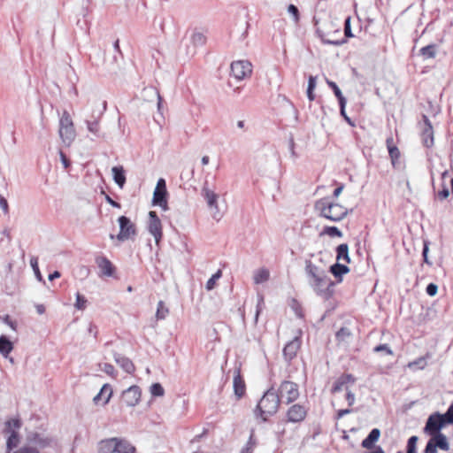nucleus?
Listing matches in <instances>:
<instances>
[{
  "label": "nucleus",
  "mask_w": 453,
  "mask_h": 453,
  "mask_svg": "<svg viewBox=\"0 0 453 453\" xmlns=\"http://www.w3.org/2000/svg\"><path fill=\"white\" fill-rule=\"evenodd\" d=\"M313 259L305 260L304 272L309 286L324 299L333 295L334 282L327 275L322 252L311 256Z\"/></svg>",
  "instance_id": "f257e3e1"
},
{
  "label": "nucleus",
  "mask_w": 453,
  "mask_h": 453,
  "mask_svg": "<svg viewBox=\"0 0 453 453\" xmlns=\"http://www.w3.org/2000/svg\"><path fill=\"white\" fill-rule=\"evenodd\" d=\"M106 102L100 98H93L88 100V113L86 115L84 122L88 132L91 134L90 139L103 137L101 128V119L106 111Z\"/></svg>",
  "instance_id": "f03ea898"
},
{
  "label": "nucleus",
  "mask_w": 453,
  "mask_h": 453,
  "mask_svg": "<svg viewBox=\"0 0 453 453\" xmlns=\"http://www.w3.org/2000/svg\"><path fill=\"white\" fill-rule=\"evenodd\" d=\"M315 210L320 216L331 220L340 221L348 214V210L340 203H334L328 197L318 200L315 203Z\"/></svg>",
  "instance_id": "7ed1b4c3"
},
{
  "label": "nucleus",
  "mask_w": 453,
  "mask_h": 453,
  "mask_svg": "<svg viewBox=\"0 0 453 453\" xmlns=\"http://www.w3.org/2000/svg\"><path fill=\"white\" fill-rule=\"evenodd\" d=\"M280 405V397L273 388L268 389L260 399L256 411L263 421H266L269 416L274 415Z\"/></svg>",
  "instance_id": "20e7f679"
},
{
  "label": "nucleus",
  "mask_w": 453,
  "mask_h": 453,
  "mask_svg": "<svg viewBox=\"0 0 453 453\" xmlns=\"http://www.w3.org/2000/svg\"><path fill=\"white\" fill-rule=\"evenodd\" d=\"M22 426L18 418H12L4 422L3 433L6 436V453L11 452L20 442L19 431Z\"/></svg>",
  "instance_id": "39448f33"
},
{
  "label": "nucleus",
  "mask_w": 453,
  "mask_h": 453,
  "mask_svg": "<svg viewBox=\"0 0 453 453\" xmlns=\"http://www.w3.org/2000/svg\"><path fill=\"white\" fill-rule=\"evenodd\" d=\"M58 135L64 146L70 147L76 137V132L70 114L64 111L59 120Z\"/></svg>",
  "instance_id": "423d86ee"
},
{
  "label": "nucleus",
  "mask_w": 453,
  "mask_h": 453,
  "mask_svg": "<svg viewBox=\"0 0 453 453\" xmlns=\"http://www.w3.org/2000/svg\"><path fill=\"white\" fill-rule=\"evenodd\" d=\"M278 395L280 400L281 399L287 404L296 401L299 397L298 385L288 380L283 381L279 388Z\"/></svg>",
  "instance_id": "0eeeda50"
},
{
  "label": "nucleus",
  "mask_w": 453,
  "mask_h": 453,
  "mask_svg": "<svg viewBox=\"0 0 453 453\" xmlns=\"http://www.w3.org/2000/svg\"><path fill=\"white\" fill-rule=\"evenodd\" d=\"M147 230L154 237L157 245L159 244L162 236V223L156 211H150L149 212V219L147 221Z\"/></svg>",
  "instance_id": "6e6552de"
},
{
  "label": "nucleus",
  "mask_w": 453,
  "mask_h": 453,
  "mask_svg": "<svg viewBox=\"0 0 453 453\" xmlns=\"http://www.w3.org/2000/svg\"><path fill=\"white\" fill-rule=\"evenodd\" d=\"M447 424L449 423L446 418V412L444 414L436 412L430 415L428 418L425 431L430 434H437L440 433V430Z\"/></svg>",
  "instance_id": "1a4fd4ad"
},
{
  "label": "nucleus",
  "mask_w": 453,
  "mask_h": 453,
  "mask_svg": "<svg viewBox=\"0 0 453 453\" xmlns=\"http://www.w3.org/2000/svg\"><path fill=\"white\" fill-rule=\"evenodd\" d=\"M231 73L236 80L242 81L251 75L252 65L248 60L234 61L231 64Z\"/></svg>",
  "instance_id": "9d476101"
},
{
  "label": "nucleus",
  "mask_w": 453,
  "mask_h": 453,
  "mask_svg": "<svg viewBox=\"0 0 453 453\" xmlns=\"http://www.w3.org/2000/svg\"><path fill=\"white\" fill-rule=\"evenodd\" d=\"M202 195L207 203L212 218L216 220H219L222 217V214L220 213L218 206V195L214 191L209 189L207 187L203 188Z\"/></svg>",
  "instance_id": "9b49d317"
},
{
  "label": "nucleus",
  "mask_w": 453,
  "mask_h": 453,
  "mask_svg": "<svg viewBox=\"0 0 453 453\" xmlns=\"http://www.w3.org/2000/svg\"><path fill=\"white\" fill-rule=\"evenodd\" d=\"M119 224V233L117 239L120 242L127 241L135 235V226L126 216H120L118 219Z\"/></svg>",
  "instance_id": "f8f14e48"
},
{
  "label": "nucleus",
  "mask_w": 453,
  "mask_h": 453,
  "mask_svg": "<svg viewBox=\"0 0 453 453\" xmlns=\"http://www.w3.org/2000/svg\"><path fill=\"white\" fill-rule=\"evenodd\" d=\"M123 402L130 407L137 405L141 400V389L137 386H131L123 392Z\"/></svg>",
  "instance_id": "ddd939ff"
},
{
  "label": "nucleus",
  "mask_w": 453,
  "mask_h": 453,
  "mask_svg": "<svg viewBox=\"0 0 453 453\" xmlns=\"http://www.w3.org/2000/svg\"><path fill=\"white\" fill-rule=\"evenodd\" d=\"M27 442L33 447L40 449L50 447L52 443V440L49 437L43 436L37 433H33L27 435Z\"/></svg>",
  "instance_id": "4468645a"
},
{
  "label": "nucleus",
  "mask_w": 453,
  "mask_h": 453,
  "mask_svg": "<svg viewBox=\"0 0 453 453\" xmlns=\"http://www.w3.org/2000/svg\"><path fill=\"white\" fill-rule=\"evenodd\" d=\"M299 335L294 337L292 341L288 342L283 349V356L287 361L292 360L297 354L301 347V340L300 335L302 334L301 331L298 332Z\"/></svg>",
  "instance_id": "2eb2a0df"
},
{
  "label": "nucleus",
  "mask_w": 453,
  "mask_h": 453,
  "mask_svg": "<svg viewBox=\"0 0 453 453\" xmlns=\"http://www.w3.org/2000/svg\"><path fill=\"white\" fill-rule=\"evenodd\" d=\"M306 414L307 411L304 406L294 404L287 412L288 421L292 423L301 422L305 418Z\"/></svg>",
  "instance_id": "dca6fc26"
},
{
  "label": "nucleus",
  "mask_w": 453,
  "mask_h": 453,
  "mask_svg": "<svg viewBox=\"0 0 453 453\" xmlns=\"http://www.w3.org/2000/svg\"><path fill=\"white\" fill-rule=\"evenodd\" d=\"M423 127L421 132V138L423 144L430 148L434 145V130L433 127L426 116H423Z\"/></svg>",
  "instance_id": "f3484780"
},
{
  "label": "nucleus",
  "mask_w": 453,
  "mask_h": 453,
  "mask_svg": "<svg viewBox=\"0 0 453 453\" xmlns=\"http://www.w3.org/2000/svg\"><path fill=\"white\" fill-rule=\"evenodd\" d=\"M111 394V387L109 384H104L100 392L93 398V401L96 404L105 405L110 401Z\"/></svg>",
  "instance_id": "a211bd4d"
},
{
  "label": "nucleus",
  "mask_w": 453,
  "mask_h": 453,
  "mask_svg": "<svg viewBox=\"0 0 453 453\" xmlns=\"http://www.w3.org/2000/svg\"><path fill=\"white\" fill-rule=\"evenodd\" d=\"M96 264L103 275L107 277L113 275L114 267L108 258L105 257H99L96 258Z\"/></svg>",
  "instance_id": "6ab92c4d"
},
{
  "label": "nucleus",
  "mask_w": 453,
  "mask_h": 453,
  "mask_svg": "<svg viewBox=\"0 0 453 453\" xmlns=\"http://www.w3.org/2000/svg\"><path fill=\"white\" fill-rule=\"evenodd\" d=\"M115 362L127 373H133L134 372V365L133 362L127 357L122 356L119 353L113 355Z\"/></svg>",
  "instance_id": "aec40b11"
},
{
  "label": "nucleus",
  "mask_w": 453,
  "mask_h": 453,
  "mask_svg": "<svg viewBox=\"0 0 453 453\" xmlns=\"http://www.w3.org/2000/svg\"><path fill=\"white\" fill-rule=\"evenodd\" d=\"M116 438L102 440L98 443V453H115Z\"/></svg>",
  "instance_id": "412c9836"
},
{
  "label": "nucleus",
  "mask_w": 453,
  "mask_h": 453,
  "mask_svg": "<svg viewBox=\"0 0 453 453\" xmlns=\"http://www.w3.org/2000/svg\"><path fill=\"white\" fill-rule=\"evenodd\" d=\"M433 435L434 436L429 440V441H431L432 444H434V446L435 448H439L442 450L449 449V445L447 441V437L443 434L437 433V434H434Z\"/></svg>",
  "instance_id": "4be33fe9"
},
{
  "label": "nucleus",
  "mask_w": 453,
  "mask_h": 453,
  "mask_svg": "<svg viewBox=\"0 0 453 453\" xmlns=\"http://www.w3.org/2000/svg\"><path fill=\"white\" fill-rule=\"evenodd\" d=\"M166 191L155 189L153 193V204L160 206L164 211L168 209L166 201Z\"/></svg>",
  "instance_id": "5701e85b"
},
{
  "label": "nucleus",
  "mask_w": 453,
  "mask_h": 453,
  "mask_svg": "<svg viewBox=\"0 0 453 453\" xmlns=\"http://www.w3.org/2000/svg\"><path fill=\"white\" fill-rule=\"evenodd\" d=\"M111 173L115 183L122 188L126 183V175L123 166H113Z\"/></svg>",
  "instance_id": "b1692460"
},
{
  "label": "nucleus",
  "mask_w": 453,
  "mask_h": 453,
  "mask_svg": "<svg viewBox=\"0 0 453 453\" xmlns=\"http://www.w3.org/2000/svg\"><path fill=\"white\" fill-rule=\"evenodd\" d=\"M380 435V431L378 428H373L368 436L363 440L362 447L365 449H372L373 444L379 440Z\"/></svg>",
  "instance_id": "393cba45"
},
{
  "label": "nucleus",
  "mask_w": 453,
  "mask_h": 453,
  "mask_svg": "<svg viewBox=\"0 0 453 453\" xmlns=\"http://www.w3.org/2000/svg\"><path fill=\"white\" fill-rule=\"evenodd\" d=\"M233 384L235 395L241 398L245 393V383L239 372L234 375Z\"/></svg>",
  "instance_id": "a878e982"
},
{
  "label": "nucleus",
  "mask_w": 453,
  "mask_h": 453,
  "mask_svg": "<svg viewBox=\"0 0 453 453\" xmlns=\"http://www.w3.org/2000/svg\"><path fill=\"white\" fill-rule=\"evenodd\" d=\"M336 259L337 263L343 261L347 264L350 263L349 256V246L346 243L340 244L336 249Z\"/></svg>",
  "instance_id": "bb28decb"
},
{
  "label": "nucleus",
  "mask_w": 453,
  "mask_h": 453,
  "mask_svg": "<svg viewBox=\"0 0 453 453\" xmlns=\"http://www.w3.org/2000/svg\"><path fill=\"white\" fill-rule=\"evenodd\" d=\"M270 272L266 268H259L254 272L253 281L255 284H261L269 280Z\"/></svg>",
  "instance_id": "cd10ccee"
},
{
  "label": "nucleus",
  "mask_w": 453,
  "mask_h": 453,
  "mask_svg": "<svg viewBox=\"0 0 453 453\" xmlns=\"http://www.w3.org/2000/svg\"><path fill=\"white\" fill-rule=\"evenodd\" d=\"M12 342L6 336H0V353L4 357H8V355L12 351Z\"/></svg>",
  "instance_id": "c85d7f7f"
},
{
  "label": "nucleus",
  "mask_w": 453,
  "mask_h": 453,
  "mask_svg": "<svg viewBox=\"0 0 453 453\" xmlns=\"http://www.w3.org/2000/svg\"><path fill=\"white\" fill-rule=\"evenodd\" d=\"M115 453H131L134 451V448L126 440L116 438Z\"/></svg>",
  "instance_id": "c756f323"
},
{
  "label": "nucleus",
  "mask_w": 453,
  "mask_h": 453,
  "mask_svg": "<svg viewBox=\"0 0 453 453\" xmlns=\"http://www.w3.org/2000/svg\"><path fill=\"white\" fill-rule=\"evenodd\" d=\"M353 383L354 382V379L351 375L349 374H346V375H343L342 377H340L334 383V387H333V392H339V391H342V389H344V386L347 384V383Z\"/></svg>",
  "instance_id": "7c9ffc66"
},
{
  "label": "nucleus",
  "mask_w": 453,
  "mask_h": 453,
  "mask_svg": "<svg viewBox=\"0 0 453 453\" xmlns=\"http://www.w3.org/2000/svg\"><path fill=\"white\" fill-rule=\"evenodd\" d=\"M330 272L336 278H341L343 274H346L349 272V267L346 265L336 263L330 267ZM342 279L339 280L341 281Z\"/></svg>",
  "instance_id": "2f4dec72"
},
{
  "label": "nucleus",
  "mask_w": 453,
  "mask_h": 453,
  "mask_svg": "<svg viewBox=\"0 0 453 453\" xmlns=\"http://www.w3.org/2000/svg\"><path fill=\"white\" fill-rule=\"evenodd\" d=\"M419 53L424 59L434 58L437 54V49L434 44H430L421 48Z\"/></svg>",
  "instance_id": "473e14b6"
},
{
  "label": "nucleus",
  "mask_w": 453,
  "mask_h": 453,
  "mask_svg": "<svg viewBox=\"0 0 453 453\" xmlns=\"http://www.w3.org/2000/svg\"><path fill=\"white\" fill-rule=\"evenodd\" d=\"M190 41L196 47L202 46L206 42V36L202 32L195 30L191 35Z\"/></svg>",
  "instance_id": "72a5a7b5"
},
{
  "label": "nucleus",
  "mask_w": 453,
  "mask_h": 453,
  "mask_svg": "<svg viewBox=\"0 0 453 453\" xmlns=\"http://www.w3.org/2000/svg\"><path fill=\"white\" fill-rule=\"evenodd\" d=\"M388 153L391 158L392 165H395L396 160V145L395 143L393 136H389L386 141Z\"/></svg>",
  "instance_id": "f704fd0d"
},
{
  "label": "nucleus",
  "mask_w": 453,
  "mask_h": 453,
  "mask_svg": "<svg viewBox=\"0 0 453 453\" xmlns=\"http://www.w3.org/2000/svg\"><path fill=\"white\" fill-rule=\"evenodd\" d=\"M317 34L319 35V38L321 39L322 42L324 44H331V45H342L345 42V41H339V40H334L327 38L326 35L322 31L320 27L317 28Z\"/></svg>",
  "instance_id": "c9c22d12"
},
{
  "label": "nucleus",
  "mask_w": 453,
  "mask_h": 453,
  "mask_svg": "<svg viewBox=\"0 0 453 453\" xmlns=\"http://www.w3.org/2000/svg\"><path fill=\"white\" fill-rule=\"evenodd\" d=\"M169 313L168 308L165 305L163 301L157 303V308L156 312V318L158 320L165 319Z\"/></svg>",
  "instance_id": "e433bc0d"
},
{
  "label": "nucleus",
  "mask_w": 453,
  "mask_h": 453,
  "mask_svg": "<svg viewBox=\"0 0 453 453\" xmlns=\"http://www.w3.org/2000/svg\"><path fill=\"white\" fill-rule=\"evenodd\" d=\"M320 234L321 235L326 234L330 237H335V236L342 237V233L336 226H326Z\"/></svg>",
  "instance_id": "4c0bfd02"
},
{
  "label": "nucleus",
  "mask_w": 453,
  "mask_h": 453,
  "mask_svg": "<svg viewBox=\"0 0 453 453\" xmlns=\"http://www.w3.org/2000/svg\"><path fill=\"white\" fill-rule=\"evenodd\" d=\"M150 391L153 396H163L165 395V389L160 383H153Z\"/></svg>",
  "instance_id": "58836bf2"
},
{
  "label": "nucleus",
  "mask_w": 453,
  "mask_h": 453,
  "mask_svg": "<svg viewBox=\"0 0 453 453\" xmlns=\"http://www.w3.org/2000/svg\"><path fill=\"white\" fill-rule=\"evenodd\" d=\"M327 85L333 89L335 96L337 97L338 101L345 100L346 98L343 96L341 89L337 86V84L332 81L326 80Z\"/></svg>",
  "instance_id": "ea45409f"
},
{
  "label": "nucleus",
  "mask_w": 453,
  "mask_h": 453,
  "mask_svg": "<svg viewBox=\"0 0 453 453\" xmlns=\"http://www.w3.org/2000/svg\"><path fill=\"white\" fill-rule=\"evenodd\" d=\"M221 277V271L219 270L214 273L206 282V289L211 290L214 288L216 281Z\"/></svg>",
  "instance_id": "a19ab883"
},
{
  "label": "nucleus",
  "mask_w": 453,
  "mask_h": 453,
  "mask_svg": "<svg viewBox=\"0 0 453 453\" xmlns=\"http://www.w3.org/2000/svg\"><path fill=\"white\" fill-rule=\"evenodd\" d=\"M9 453H40V451L38 450L37 448L33 447V446H31L30 444H28L27 442L26 445H24L23 447H21L18 450L13 451V452L11 451Z\"/></svg>",
  "instance_id": "79ce46f5"
},
{
  "label": "nucleus",
  "mask_w": 453,
  "mask_h": 453,
  "mask_svg": "<svg viewBox=\"0 0 453 453\" xmlns=\"http://www.w3.org/2000/svg\"><path fill=\"white\" fill-rule=\"evenodd\" d=\"M87 305V299L81 294L76 295V302L74 306L77 310L83 311Z\"/></svg>",
  "instance_id": "37998d69"
},
{
  "label": "nucleus",
  "mask_w": 453,
  "mask_h": 453,
  "mask_svg": "<svg viewBox=\"0 0 453 453\" xmlns=\"http://www.w3.org/2000/svg\"><path fill=\"white\" fill-rule=\"evenodd\" d=\"M100 369H101V371H103L104 372H105L106 374L110 375L112 378H115L117 375L113 365H111V364L105 363V364L100 365Z\"/></svg>",
  "instance_id": "c03bdc74"
},
{
  "label": "nucleus",
  "mask_w": 453,
  "mask_h": 453,
  "mask_svg": "<svg viewBox=\"0 0 453 453\" xmlns=\"http://www.w3.org/2000/svg\"><path fill=\"white\" fill-rule=\"evenodd\" d=\"M30 265L33 268L36 278L39 280H42V274L40 273L39 266H38V258L35 257H32L30 259Z\"/></svg>",
  "instance_id": "a18cd8bd"
},
{
  "label": "nucleus",
  "mask_w": 453,
  "mask_h": 453,
  "mask_svg": "<svg viewBox=\"0 0 453 453\" xmlns=\"http://www.w3.org/2000/svg\"><path fill=\"white\" fill-rule=\"evenodd\" d=\"M255 445H256V442L253 440V436L251 434L250 436V439L247 441L246 445L242 449L241 453H253Z\"/></svg>",
  "instance_id": "49530a36"
},
{
  "label": "nucleus",
  "mask_w": 453,
  "mask_h": 453,
  "mask_svg": "<svg viewBox=\"0 0 453 453\" xmlns=\"http://www.w3.org/2000/svg\"><path fill=\"white\" fill-rule=\"evenodd\" d=\"M349 336L350 332L348 328L342 327L336 333V338L339 342H345Z\"/></svg>",
  "instance_id": "de8ad7c7"
},
{
  "label": "nucleus",
  "mask_w": 453,
  "mask_h": 453,
  "mask_svg": "<svg viewBox=\"0 0 453 453\" xmlns=\"http://www.w3.org/2000/svg\"><path fill=\"white\" fill-rule=\"evenodd\" d=\"M346 104H347V100H341L339 101V105H340V112H341V115L344 118V119L351 126H353V123L351 122L350 119L348 117V115L346 114V111H345V107H346Z\"/></svg>",
  "instance_id": "09e8293b"
},
{
  "label": "nucleus",
  "mask_w": 453,
  "mask_h": 453,
  "mask_svg": "<svg viewBox=\"0 0 453 453\" xmlns=\"http://www.w3.org/2000/svg\"><path fill=\"white\" fill-rule=\"evenodd\" d=\"M344 34L346 37H353L350 28V17H347L344 22Z\"/></svg>",
  "instance_id": "8fccbe9b"
},
{
  "label": "nucleus",
  "mask_w": 453,
  "mask_h": 453,
  "mask_svg": "<svg viewBox=\"0 0 453 453\" xmlns=\"http://www.w3.org/2000/svg\"><path fill=\"white\" fill-rule=\"evenodd\" d=\"M438 292V286L434 283H430L426 287V293L430 296H434Z\"/></svg>",
  "instance_id": "3c124183"
},
{
  "label": "nucleus",
  "mask_w": 453,
  "mask_h": 453,
  "mask_svg": "<svg viewBox=\"0 0 453 453\" xmlns=\"http://www.w3.org/2000/svg\"><path fill=\"white\" fill-rule=\"evenodd\" d=\"M4 323H5L7 326H9L13 331L17 330V323L15 321H12L9 315H5L3 318Z\"/></svg>",
  "instance_id": "603ef678"
},
{
  "label": "nucleus",
  "mask_w": 453,
  "mask_h": 453,
  "mask_svg": "<svg viewBox=\"0 0 453 453\" xmlns=\"http://www.w3.org/2000/svg\"><path fill=\"white\" fill-rule=\"evenodd\" d=\"M0 208L3 210L4 214H8L9 212V205L7 200L0 195Z\"/></svg>",
  "instance_id": "864d4df0"
},
{
  "label": "nucleus",
  "mask_w": 453,
  "mask_h": 453,
  "mask_svg": "<svg viewBox=\"0 0 453 453\" xmlns=\"http://www.w3.org/2000/svg\"><path fill=\"white\" fill-rule=\"evenodd\" d=\"M145 90L150 92V94L154 95L157 97V108L160 111L161 104H162V98H161L159 93L157 92V90H156L153 88H150L145 89Z\"/></svg>",
  "instance_id": "5fc2aeb1"
},
{
  "label": "nucleus",
  "mask_w": 453,
  "mask_h": 453,
  "mask_svg": "<svg viewBox=\"0 0 453 453\" xmlns=\"http://www.w3.org/2000/svg\"><path fill=\"white\" fill-rule=\"evenodd\" d=\"M426 365V361L423 358L418 359L416 362L409 363L408 366L410 368L418 367V369H423Z\"/></svg>",
  "instance_id": "6e6d98bb"
},
{
  "label": "nucleus",
  "mask_w": 453,
  "mask_h": 453,
  "mask_svg": "<svg viewBox=\"0 0 453 453\" xmlns=\"http://www.w3.org/2000/svg\"><path fill=\"white\" fill-rule=\"evenodd\" d=\"M58 154H59V157H60V160L64 165V167L66 169L70 166V161L69 159L66 157L65 154L60 150L58 151Z\"/></svg>",
  "instance_id": "4d7b16f0"
},
{
  "label": "nucleus",
  "mask_w": 453,
  "mask_h": 453,
  "mask_svg": "<svg viewBox=\"0 0 453 453\" xmlns=\"http://www.w3.org/2000/svg\"><path fill=\"white\" fill-rule=\"evenodd\" d=\"M288 12L292 14L296 20L298 19V9L294 4H289L288 7Z\"/></svg>",
  "instance_id": "13d9d810"
},
{
  "label": "nucleus",
  "mask_w": 453,
  "mask_h": 453,
  "mask_svg": "<svg viewBox=\"0 0 453 453\" xmlns=\"http://www.w3.org/2000/svg\"><path fill=\"white\" fill-rule=\"evenodd\" d=\"M374 350L377 352L386 351L388 354L393 355V351L388 347L387 344L379 345V346L375 347Z\"/></svg>",
  "instance_id": "bf43d9fd"
},
{
  "label": "nucleus",
  "mask_w": 453,
  "mask_h": 453,
  "mask_svg": "<svg viewBox=\"0 0 453 453\" xmlns=\"http://www.w3.org/2000/svg\"><path fill=\"white\" fill-rule=\"evenodd\" d=\"M446 418H448V423L453 424V403L449 405L446 411Z\"/></svg>",
  "instance_id": "052dcab7"
},
{
  "label": "nucleus",
  "mask_w": 453,
  "mask_h": 453,
  "mask_svg": "<svg viewBox=\"0 0 453 453\" xmlns=\"http://www.w3.org/2000/svg\"><path fill=\"white\" fill-rule=\"evenodd\" d=\"M346 399H347L348 403H349V406L354 404V403H355V395L349 390H348V392H347Z\"/></svg>",
  "instance_id": "680f3d73"
},
{
  "label": "nucleus",
  "mask_w": 453,
  "mask_h": 453,
  "mask_svg": "<svg viewBox=\"0 0 453 453\" xmlns=\"http://www.w3.org/2000/svg\"><path fill=\"white\" fill-rule=\"evenodd\" d=\"M1 234L6 238L7 243L11 242L12 236H11V232H10L9 228H7V227L4 228L3 231L1 232Z\"/></svg>",
  "instance_id": "e2e57ef3"
},
{
  "label": "nucleus",
  "mask_w": 453,
  "mask_h": 453,
  "mask_svg": "<svg viewBox=\"0 0 453 453\" xmlns=\"http://www.w3.org/2000/svg\"><path fill=\"white\" fill-rule=\"evenodd\" d=\"M315 87H316V78L313 76H310L307 89L314 90Z\"/></svg>",
  "instance_id": "0e129e2a"
},
{
  "label": "nucleus",
  "mask_w": 453,
  "mask_h": 453,
  "mask_svg": "<svg viewBox=\"0 0 453 453\" xmlns=\"http://www.w3.org/2000/svg\"><path fill=\"white\" fill-rule=\"evenodd\" d=\"M155 189H158V190H163L164 189V191H166L165 181L164 179H159L157 180V186H156Z\"/></svg>",
  "instance_id": "69168bd1"
},
{
  "label": "nucleus",
  "mask_w": 453,
  "mask_h": 453,
  "mask_svg": "<svg viewBox=\"0 0 453 453\" xmlns=\"http://www.w3.org/2000/svg\"><path fill=\"white\" fill-rule=\"evenodd\" d=\"M425 453H436V448L429 441H428V442L426 444V449H425Z\"/></svg>",
  "instance_id": "338daca9"
},
{
  "label": "nucleus",
  "mask_w": 453,
  "mask_h": 453,
  "mask_svg": "<svg viewBox=\"0 0 453 453\" xmlns=\"http://www.w3.org/2000/svg\"><path fill=\"white\" fill-rule=\"evenodd\" d=\"M449 196V191L446 187H444L443 189L438 193V197L440 199H445Z\"/></svg>",
  "instance_id": "774afa93"
}]
</instances>
